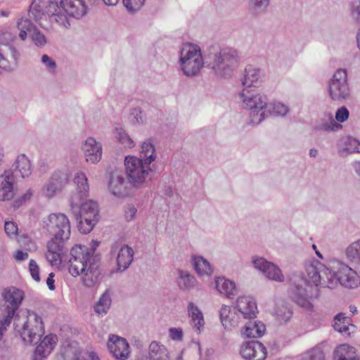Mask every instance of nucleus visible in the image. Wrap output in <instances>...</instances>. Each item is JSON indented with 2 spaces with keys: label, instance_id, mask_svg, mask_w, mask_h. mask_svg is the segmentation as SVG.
<instances>
[{
  "label": "nucleus",
  "instance_id": "48",
  "mask_svg": "<svg viewBox=\"0 0 360 360\" xmlns=\"http://www.w3.org/2000/svg\"><path fill=\"white\" fill-rule=\"evenodd\" d=\"M302 360H325V354L322 347L317 345L307 350L302 354Z\"/></svg>",
  "mask_w": 360,
  "mask_h": 360
},
{
  "label": "nucleus",
  "instance_id": "41",
  "mask_svg": "<svg viewBox=\"0 0 360 360\" xmlns=\"http://www.w3.org/2000/svg\"><path fill=\"white\" fill-rule=\"evenodd\" d=\"M139 154V158L142 159L144 162L149 165H150L157 158L155 146L150 140L145 141L142 143Z\"/></svg>",
  "mask_w": 360,
  "mask_h": 360
},
{
  "label": "nucleus",
  "instance_id": "64",
  "mask_svg": "<svg viewBox=\"0 0 360 360\" xmlns=\"http://www.w3.org/2000/svg\"><path fill=\"white\" fill-rule=\"evenodd\" d=\"M353 167L358 175L360 176V161L354 162L353 163Z\"/></svg>",
  "mask_w": 360,
  "mask_h": 360
},
{
  "label": "nucleus",
  "instance_id": "49",
  "mask_svg": "<svg viewBox=\"0 0 360 360\" xmlns=\"http://www.w3.org/2000/svg\"><path fill=\"white\" fill-rule=\"evenodd\" d=\"M348 13L352 20L360 25V0H351L349 2Z\"/></svg>",
  "mask_w": 360,
  "mask_h": 360
},
{
  "label": "nucleus",
  "instance_id": "55",
  "mask_svg": "<svg viewBox=\"0 0 360 360\" xmlns=\"http://www.w3.org/2000/svg\"><path fill=\"white\" fill-rule=\"evenodd\" d=\"M349 116V112L345 106H342L335 112V121L338 123H342L347 121Z\"/></svg>",
  "mask_w": 360,
  "mask_h": 360
},
{
  "label": "nucleus",
  "instance_id": "37",
  "mask_svg": "<svg viewBox=\"0 0 360 360\" xmlns=\"http://www.w3.org/2000/svg\"><path fill=\"white\" fill-rule=\"evenodd\" d=\"M192 261L194 269L198 276H210L213 273L211 264L203 257L194 256Z\"/></svg>",
  "mask_w": 360,
  "mask_h": 360
},
{
  "label": "nucleus",
  "instance_id": "39",
  "mask_svg": "<svg viewBox=\"0 0 360 360\" xmlns=\"http://www.w3.org/2000/svg\"><path fill=\"white\" fill-rule=\"evenodd\" d=\"M176 282L179 288L182 290H191L198 283L196 278L189 272L179 269Z\"/></svg>",
  "mask_w": 360,
  "mask_h": 360
},
{
  "label": "nucleus",
  "instance_id": "27",
  "mask_svg": "<svg viewBox=\"0 0 360 360\" xmlns=\"http://www.w3.org/2000/svg\"><path fill=\"white\" fill-rule=\"evenodd\" d=\"M67 174L63 173L54 174L44 187V194L48 198L53 197L68 182Z\"/></svg>",
  "mask_w": 360,
  "mask_h": 360
},
{
  "label": "nucleus",
  "instance_id": "57",
  "mask_svg": "<svg viewBox=\"0 0 360 360\" xmlns=\"http://www.w3.org/2000/svg\"><path fill=\"white\" fill-rule=\"evenodd\" d=\"M4 230L6 234L12 238L15 237L18 234V226L13 221H6L4 224Z\"/></svg>",
  "mask_w": 360,
  "mask_h": 360
},
{
  "label": "nucleus",
  "instance_id": "36",
  "mask_svg": "<svg viewBox=\"0 0 360 360\" xmlns=\"http://www.w3.org/2000/svg\"><path fill=\"white\" fill-rule=\"evenodd\" d=\"M112 304V292L106 289L95 303L94 311L99 316H103L109 311Z\"/></svg>",
  "mask_w": 360,
  "mask_h": 360
},
{
  "label": "nucleus",
  "instance_id": "44",
  "mask_svg": "<svg viewBox=\"0 0 360 360\" xmlns=\"http://www.w3.org/2000/svg\"><path fill=\"white\" fill-rule=\"evenodd\" d=\"M289 112V108L280 102L268 103V107L266 108V112L268 115L273 116H281L286 115Z\"/></svg>",
  "mask_w": 360,
  "mask_h": 360
},
{
  "label": "nucleus",
  "instance_id": "56",
  "mask_svg": "<svg viewBox=\"0 0 360 360\" xmlns=\"http://www.w3.org/2000/svg\"><path fill=\"white\" fill-rule=\"evenodd\" d=\"M29 271L32 278L39 282L40 281L39 267L34 259H30L29 262Z\"/></svg>",
  "mask_w": 360,
  "mask_h": 360
},
{
  "label": "nucleus",
  "instance_id": "17",
  "mask_svg": "<svg viewBox=\"0 0 360 360\" xmlns=\"http://www.w3.org/2000/svg\"><path fill=\"white\" fill-rule=\"evenodd\" d=\"M107 345L115 360H127L130 356L129 345L124 338L111 335L109 336Z\"/></svg>",
  "mask_w": 360,
  "mask_h": 360
},
{
  "label": "nucleus",
  "instance_id": "50",
  "mask_svg": "<svg viewBox=\"0 0 360 360\" xmlns=\"http://www.w3.org/2000/svg\"><path fill=\"white\" fill-rule=\"evenodd\" d=\"M30 37L32 42L38 47H44L47 43L45 35L37 28L33 30V32L30 34Z\"/></svg>",
  "mask_w": 360,
  "mask_h": 360
},
{
  "label": "nucleus",
  "instance_id": "3",
  "mask_svg": "<svg viewBox=\"0 0 360 360\" xmlns=\"http://www.w3.org/2000/svg\"><path fill=\"white\" fill-rule=\"evenodd\" d=\"M14 319V330L25 344H37L44 334L41 316L34 311L17 314Z\"/></svg>",
  "mask_w": 360,
  "mask_h": 360
},
{
  "label": "nucleus",
  "instance_id": "63",
  "mask_svg": "<svg viewBox=\"0 0 360 360\" xmlns=\"http://www.w3.org/2000/svg\"><path fill=\"white\" fill-rule=\"evenodd\" d=\"M32 195V191L31 189H29L26 191V193L21 197L20 198V201L21 202H25V200H29L31 196Z\"/></svg>",
  "mask_w": 360,
  "mask_h": 360
},
{
  "label": "nucleus",
  "instance_id": "5",
  "mask_svg": "<svg viewBox=\"0 0 360 360\" xmlns=\"http://www.w3.org/2000/svg\"><path fill=\"white\" fill-rule=\"evenodd\" d=\"M240 98L244 108L250 110V122L252 124H260L266 117L268 98L262 93L243 89L240 93Z\"/></svg>",
  "mask_w": 360,
  "mask_h": 360
},
{
  "label": "nucleus",
  "instance_id": "33",
  "mask_svg": "<svg viewBox=\"0 0 360 360\" xmlns=\"http://www.w3.org/2000/svg\"><path fill=\"white\" fill-rule=\"evenodd\" d=\"M334 329L345 336H350L356 331V327L352 323H349L345 314L340 313L335 317Z\"/></svg>",
  "mask_w": 360,
  "mask_h": 360
},
{
  "label": "nucleus",
  "instance_id": "58",
  "mask_svg": "<svg viewBox=\"0 0 360 360\" xmlns=\"http://www.w3.org/2000/svg\"><path fill=\"white\" fill-rule=\"evenodd\" d=\"M169 334L172 340L181 341L183 340L184 333L180 328H170L169 329Z\"/></svg>",
  "mask_w": 360,
  "mask_h": 360
},
{
  "label": "nucleus",
  "instance_id": "38",
  "mask_svg": "<svg viewBox=\"0 0 360 360\" xmlns=\"http://www.w3.org/2000/svg\"><path fill=\"white\" fill-rule=\"evenodd\" d=\"M342 128V126L338 123L330 113H326L316 126V129L323 131H338Z\"/></svg>",
  "mask_w": 360,
  "mask_h": 360
},
{
  "label": "nucleus",
  "instance_id": "24",
  "mask_svg": "<svg viewBox=\"0 0 360 360\" xmlns=\"http://www.w3.org/2000/svg\"><path fill=\"white\" fill-rule=\"evenodd\" d=\"M65 13L72 18L79 19L87 13L88 6L85 0H61Z\"/></svg>",
  "mask_w": 360,
  "mask_h": 360
},
{
  "label": "nucleus",
  "instance_id": "30",
  "mask_svg": "<svg viewBox=\"0 0 360 360\" xmlns=\"http://www.w3.org/2000/svg\"><path fill=\"white\" fill-rule=\"evenodd\" d=\"M147 358L148 360H169V351L163 344L153 340L148 346Z\"/></svg>",
  "mask_w": 360,
  "mask_h": 360
},
{
  "label": "nucleus",
  "instance_id": "23",
  "mask_svg": "<svg viewBox=\"0 0 360 360\" xmlns=\"http://www.w3.org/2000/svg\"><path fill=\"white\" fill-rule=\"evenodd\" d=\"M243 328L240 330V335L243 338H257L264 334L266 328L259 321L248 319L244 321Z\"/></svg>",
  "mask_w": 360,
  "mask_h": 360
},
{
  "label": "nucleus",
  "instance_id": "19",
  "mask_svg": "<svg viewBox=\"0 0 360 360\" xmlns=\"http://www.w3.org/2000/svg\"><path fill=\"white\" fill-rule=\"evenodd\" d=\"M240 354L245 360H264L267 352L264 345L259 341H249L241 345Z\"/></svg>",
  "mask_w": 360,
  "mask_h": 360
},
{
  "label": "nucleus",
  "instance_id": "20",
  "mask_svg": "<svg viewBox=\"0 0 360 360\" xmlns=\"http://www.w3.org/2000/svg\"><path fill=\"white\" fill-rule=\"evenodd\" d=\"M19 53L11 45L0 44V69L11 71L15 68Z\"/></svg>",
  "mask_w": 360,
  "mask_h": 360
},
{
  "label": "nucleus",
  "instance_id": "60",
  "mask_svg": "<svg viewBox=\"0 0 360 360\" xmlns=\"http://www.w3.org/2000/svg\"><path fill=\"white\" fill-rule=\"evenodd\" d=\"M28 253L20 250L16 251L15 259L18 261H23L28 258Z\"/></svg>",
  "mask_w": 360,
  "mask_h": 360
},
{
  "label": "nucleus",
  "instance_id": "29",
  "mask_svg": "<svg viewBox=\"0 0 360 360\" xmlns=\"http://www.w3.org/2000/svg\"><path fill=\"white\" fill-rule=\"evenodd\" d=\"M14 195L13 174L10 172H6L0 176V201L10 200Z\"/></svg>",
  "mask_w": 360,
  "mask_h": 360
},
{
  "label": "nucleus",
  "instance_id": "59",
  "mask_svg": "<svg viewBox=\"0 0 360 360\" xmlns=\"http://www.w3.org/2000/svg\"><path fill=\"white\" fill-rule=\"evenodd\" d=\"M136 212H137L136 208L132 205H129L126 207V210L124 212V216H125L126 219L127 221L132 220L134 218V217L136 216Z\"/></svg>",
  "mask_w": 360,
  "mask_h": 360
},
{
  "label": "nucleus",
  "instance_id": "47",
  "mask_svg": "<svg viewBox=\"0 0 360 360\" xmlns=\"http://www.w3.org/2000/svg\"><path fill=\"white\" fill-rule=\"evenodd\" d=\"M292 311L290 307L282 304L276 307L274 311V316L278 321L281 323L288 322L292 317Z\"/></svg>",
  "mask_w": 360,
  "mask_h": 360
},
{
  "label": "nucleus",
  "instance_id": "10",
  "mask_svg": "<svg viewBox=\"0 0 360 360\" xmlns=\"http://www.w3.org/2000/svg\"><path fill=\"white\" fill-rule=\"evenodd\" d=\"M238 60L235 51L224 49L214 54L208 63V66L219 77L230 75L237 66Z\"/></svg>",
  "mask_w": 360,
  "mask_h": 360
},
{
  "label": "nucleus",
  "instance_id": "15",
  "mask_svg": "<svg viewBox=\"0 0 360 360\" xmlns=\"http://www.w3.org/2000/svg\"><path fill=\"white\" fill-rule=\"evenodd\" d=\"M73 182L75 191L70 196V206L76 207L82 200L87 198L89 192V186L86 174L82 172H78L75 174Z\"/></svg>",
  "mask_w": 360,
  "mask_h": 360
},
{
  "label": "nucleus",
  "instance_id": "51",
  "mask_svg": "<svg viewBox=\"0 0 360 360\" xmlns=\"http://www.w3.org/2000/svg\"><path fill=\"white\" fill-rule=\"evenodd\" d=\"M129 119L133 124H141L146 121V116L140 108H135L131 110Z\"/></svg>",
  "mask_w": 360,
  "mask_h": 360
},
{
  "label": "nucleus",
  "instance_id": "8",
  "mask_svg": "<svg viewBox=\"0 0 360 360\" xmlns=\"http://www.w3.org/2000/svg\"><path fill=\"white\" fill-rule=\"evenodd\" d=\"M1 297L0 317L4 319L6 324H11V321L16 316V311L22 302L25 293L23 290L16 287L10 286L2 290Z\"/></svg>",
  "mask_w": 360,
  "mask_h": 360
},
{
  "label": "nucleus",
  "instance_id": "35",
  "mask_svg": "<svg viewBox=\"0 0 360 360\" xmlns=\"http://www.w3.org/2000/svg\"><path fill=\"white\" fill-rule=\"evenodd\" d=\"M188 314L191 319V325L196 331L200 332L205 325L202 311L194 303L190 302L188 304Z\"/></svg>",
  "mask_w": 360,
  "mask_h": 360
},
{
  "label": "nucleus",
  "instance_id": "26",
  "mask_svg": "<svg viewBox=\"0 0 360 360\" xmlns=\"http://www.w3.org/2000/svg\"><path fill=\"white\" fill-rule=\"evenodd\" d=\"M58 341L56 335L49 334L44 337L40 344L37 347L33 360H44L50 354Z\"/></svg>",
  "mask_w": 360,
  "mask_h": 360
},
{
  "label": "nucleus",
  "instance_id": "46",
  "mask_svg": "<svg viewBox=\"0 0 360 360\" xmlns=\"http://www.w3.org/2000/svg\"><path fill=\"white\" fill-rule=\"evenodd\" d=\"M35 28V26L27 18H20L18 22V29L20 30L19 37L22 40H25L28 34L30 35Z\"/></svg>",
  "mask_w": 360,
  "mask_h": 360
},
{
  "label": "nucleus",
  "instance_id": "42",
  "mask_svg": "<svg viewBox=\"0 0 360 360\" xmlns=\"http://www.w3.org/2000/svg\"><path fill=\"white\" fill-rule=\"evenodd\" d=\"M15 168L16 171L19 172L23 179L28 177L32 171L30 160L25 154H21L17 157Z\"/></svg>",
  "mask_w": 360,
  "mask_h": 360
},
{
  "label": "nucleus",
  "instance_id": "21",
  "mask_svg": "<svg viewBox=\"0 0 360 360\" xmlns=\"http://www.w3.org/2000/svg\"><path fill=\"white\" fill-rule=\"evenodd\" d=\"M233 307L245 320L255 319L258 313L257 304L250 296H239Z\"/></svg>",
  "mask_w": 360,
  "mask_h": 360
},
{
  "label": "nucleus",
  "instance_id": "11",
  "mask_svg": "<svg viewBox=\"0 0 360 360\" xmlns=\"http://www.w3.org/2000/svg\"><path fill=\"white\" fill-rule=\"evenodd\" d=\"M328 91L334 101H343L350 98L351 88L346 70H338L328 82Z\"/></svg>",
  "mask_w": 360,
  "mask_h": 360
},
{
  "label": "nucleus",
  "instance_id": "7",
  "mask_svg": "<svg viewBox=\"0 0 360 360\" xmlns=\"http://www.w3.org/2000/svg\"><path fill=\"white\" fill-rule=\"evenodd\" d=\"M71 207V210L78 222V229L84 234L89 233L98 221V205L96 202L89 200H82L76 207Z\"/></svg>",
  "mask_w": 360,
  "mask_h": 360
},
{
  "label": "nucleus",
  "instance_id": "43",
  "mask_svg": "<svg viewBox=\"0 0 360 360\" xmlns=\"http://www.w3.org/2000/svg\"><path fill=\"white\" fill-rule=\"evenodd\" d=\"M346 255L347 259L360 272V239L347 247Z\"/></svg>",
  "mask_w": 360,
  "mask_h": 360
},
{
  "label": "nucleus",
  "instance_id": "53",
  "mask_svg": "<svg viewBox=\"0 0 360 360\" xmlns=\"http://www.w3.org/2000/svg\"><path fill=\"white\" fill-rule=\"evenodd\" d=\"M123 4L129 13H135L141 9L145 0H122Z\"/></svg>",
  "mask_w": 360,
  "mask_h": 360
},
{
  "label": "nucleus",
  "instance_id": "12",
  "mask_svg": "<svg viewBox=\"0 0 360 360\" xmlns=\"http://www.w3.org/2000/svg\"><path fill=\"white\" fill-rule=\"evenodd\" d=\"M219 315L222 326L226 331H236L245 321L233 306L223 304L219 309Z\"/></svg>",
  "mask_w": 360,
  "mask_h": 360
},
{
  "label": "nucleus",
  "instance_id": "16",
  "mask_svg": "<svg viewBox=\"0 0 360 360\" xmlns=\"http://www.w3.org/2000/svg\"><path fill=\"white\" fill-rule=\"evenodd\" d=\"M252 264L255 269L261 271L269 280L276 282H283L284 275L281 269L272 262H268L263 257H254Z\"/></svg>",
  "mask_w": 360,
  "mask_h": 360
},
{
  "label": "nucleus",
  "instance_id": "54",
  "mask_svg": "<svg viewBox=\"0 0 360 360\" xmlns=\"http://www.w3.org/2000/svg\"><path fill=\"white\" fill-rule=\"evenodd\" d=\"M42 64L45 66L48 72L51 74L56 73V62L48 55H43L41 60Z\"/></svg>",
  "mask_w": 360,
  "mask_h": 360
},
{
  "label": "nucleus",
  "instance_id": "61",
  "mask_svg": "<svg viewBox=\"0 0 360 360\" xmlns=\"http://www.w3.org/2000/svg\"><path fill=\"white\" fill-rule=\"evenodd\" d=\"M53 277H54V274L51 273V274H49V275L46 279V284L48 285L49 289L51 290H53L55 289Z\"/></svg>",
  "mask_w": 360,
  "mask_h": 360
},
{
  "label": "nucleus",
  "instance_id": "45",
  "mask_svg": "<svg viewBox=\"0 0 360 360\" xmlns=\"http://www.w3.org/2000/svg\"><path fill=\"white\" fill-rule=\"evenodd\" d=\"M115 137L125 148H133L136 145L134 140L122 128H115Z\"/></svg>",
  "mask_w": 360,
  "mask_h": 360
},
{
  "label": "nucleus",
  "instance_id": "2",
  "mask_svg": "<svg viewBox=\"0 0 360 360\" xmlns=\"http://www.w3.org/2000/svg\"><path fill=\"white\" fill-rule=\"evenodd\" d=\"M98 245V241L92 240L90 249L84 245H77L70 250L69 272L74 277L82 275L83 285L89 288L96 287L101 280L98 259L94 255Z\"/></svg>",
  "mask_w": 360,
  "mask_h": 360
},
{
  "label": "nucleus",
  "instance_id": "32",
  "mask_svg": "<svg viewBox=\"0 0 360 360\" xmlns=\"http://www.w3.org/2000/svg\"><path fill=\"white\" fill-rule=\"evenodd\" d=\"M262 82V75L260 70L252 65H248L245 70L242 84L247 87H257Z\"/></svg>",
  "mask_w": 360,
  "mask_h": 360
},
{
  "label": "nucleus",
  "instance_id": "34",
  "mask_svg": "<svg viewBox=\"0 0 360 360\" xmlns=\"http://www.w3.org/2000/svg\"><path fill=\"white\" fill-rule=\"evenodd\" d=\"M215 285L219 293L229 299H233L237 295L238 290L236 283L229 279L224 277L217 278L215 281Z\"/></svg>",
  "mask_w": 360,
  "mask_h": 360
},
{
  "label": "nucleus",
  "instance_id": "14",
  "mask_svg": "<svg viewBox=\"0 0 360 360\" xmlns=\"http://www.w3.org/2000/svg\"><path fill=\"white\" fill-rule=\"evenodd\" d=\"M333 274L337 280L335 288L339 283L349 288H356L360 284V278L356 271L344 263L338 262V272L333 271Z\"/></svg>",
  "mask_w": 360,
  "mask_h": 360
},
{
  "label": "nucleus",
  "instance_id": "13",
  "mask_svg": "<svg viewBox=\"0 0 360 360\" xmlns=\"http://www.w3.org/2000/svg\"><path fill=\"white\" fill-rule=\"evenodd\" d=\"M110 255H116L117 272H123L127 269L134 260V252L127 245H120L115 242L111 245Z\"/></svg>",
  "mask_w": 360,
  "mask_h": 360
},
{
  "label": "nucleus",
  "instance_id": "22",
  "mask_svg": "<svg viewBox=\"0 0 360 360\" xmlns=\"http://www.w3.org/2000/svg\"><path fill=\"white\" fill-rule=\"evenodd\" d=\"M86 161L91 164L98 162L102 157V146L94 137H88L82 144Z\"/></svg>",
  "mask_w": 360,
  "mask_h": 360
},
{
  "label": "nucleus",
  "instance_id": "1",
  "mask_svg": "<svg viewBox=\"0 0 360 360\" xmlns=\"http://www.w3.org/2000/svg\"><path fill=\"white\" fill-rule=\"evenodd\" d=\"M307 278L302 284H295L292 289V299L301 307L311 311V300L318 297L319 285L333 289L337 280L333 271L323 264L316 262L306 266Z\"/></svg>",
  "mask_w": 360,
  "mask_h": 360
},
{
  "label": "nucleus",
  "instance_id": "6",
  "mask_svg": "<svg viewBox=\"0 0 360 360\" xmlns=\"http://www.w3.org/2000/svg\"><path fill=\"white\" fill-rule=\"evenodd\" d=\"M124 170L129 184L135 188H142L150 179L152 172L150 165L134 155L125 157Z\"/></svg>",
  "mask_w": 360,
  "mask_h": 360
},
{
  "label": "nucleus",
  "instance_id": "31",
  "mask_svg": "<svg viewBox=\"0 0 360 360\" xmlns=\"http://www.w3.org/2000/svg\"><path fill=\"white\" fill-rule=\"evenodd\" d=\"M53 11L49 10L51 13L49 15L50 21L56 22L60 27L68 28L70 26V18L72 17L65 13L64 6L60 2L59 5H53Z\"/></svg>",
  "mask_w": 360,
  "mask_h": 360
},
{
  "label": "nucleus",
  "instance_id": "18",
  "mask_svg": "<svg viewBox=\"0 0 360 360\" xmlns=\"http://www.w3.org/2000/svg\"><path fill=\"white\" fill-rule=\"evenodd\" d=\"M128 184L122 172H113L110 174L108 187L111 194L117 198H124L131 193Z\"/></svg>",
  "mask_w": 360,
  "mask_h": 360
},
{
  "label": "nucleus",
  "instance_id": "52",
  "mask_svg": "<svg viewBox=\"0 0 360 360\" xmlns=\"http://www.w3.org/2000/svg\"><path fill=\"white\" fill-rule=\"evenodd\" d=\"M252 9L257 13H264L269 6V0H250Z\"/></svg>",
  "mask_w": 360,
  "mask_h": 360
},
{
  "label": "nucleus",
  "instance_id": "28",
  "mask_svg": "<svg viewBox=\"0 0 360 360\" xmlns=\"http://www.w3.org/2000/svg\"><path fill=\"white\" fill-rule=\"evenodd\" d=\"M63 241L51 239L47 243L46 258L52 266H58L62 261L63 254Z\"/></svg>",
  "mask_w": 360,
  "mask_h": 360
},
{
  "label": "nucleus",
  "instance_id": "4",
  "mask_svg": "<svg viewBox=\"0 0 360 360\" xmlns=\"http://www.w3.org/2000/svg\"><path fill=\"white\" fill-rule=\"evenodd\" d=\"M179 70L188 78L200 75L204 67V59L200 47L193 43L183 44L178 60Z\"/></svg>",
  "mask_w": 360,
  "mask_h": 360
},
{
  "label": "nucleus",
  "instance_id": "62",
  "mask_svg": "<svg viewBox=\"0 0 360 360\" xmlns=\"http://www.w3.org/2000/svg\"><path fill=\"white\" fill-rule=\"evenodd\" d=\"M9 325L10 324H6L4 319L0 317V341L1 340L4 333L7 330V328L9 326Z\"/></svg>",
  "mask_w": 360,
  "mask_h": 360
},
{
  "label": "nucleus",
  "instance_id": "9",
  "mask_svg": "<svg viewBox=\"0 0 360 360\" xmlns=\"http://www.w3.org/2000/svg\"><path fill=\"white\" fill-rule=\"evenodd\" d=\"M43 229L51 239L65 241L70 236V222L63 213H52L43 221Z\"/></svg>",
  "mask_w": 360,
  "mask_h": 360
},
{
  "label": "nucleus",
  "instance_id": "40",
  "mask_svg": "<svg viewBox=\"0 0 360 360\" xmlns=\"http://www.w3.org/2000/svg\"><path fill=\"white\" fill-rule=\"evenodd\" d=\"M334 360H359L356 356L355 349L348 344H342L336 347L333 352Z\"/></svg>",
  "mask_w": 360,
  "mask_h": 360
},
{
  "label": "nucleus",
  "instance_id": "25",
  "mask_svg": "<svg viewBox=\"0 0 360 360\" xmlns=\"http://www.w3.org/2000/svg\"><path fill=\"white\" fill-rule=\"evenodd\" d=\"M338 154L346 157L352 153H360V141L352 136H343L337 143Z\"/></svg>",
  "mask_w": 360,
  "mask_h": 360
}]
</instances>
